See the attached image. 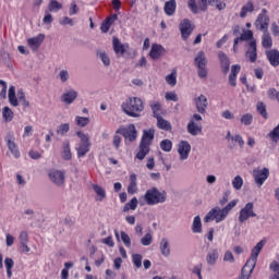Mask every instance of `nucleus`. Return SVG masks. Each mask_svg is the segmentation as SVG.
<instances>
[{
  "label": "nucleus",
  "mask_w": 279,
  "mask_h": 279,
  "mask_svg": "<svg viewBox=\"0 0 279 279\" xmlns=\"http://www.w3.org/2000/svg\"><path fill=\"white\" fill-rule=\"evenodd\" d=\"M142 245L145 247L149 246L151 243H154V235L151 233H146L142 239H141Z\"/></svg>",
  "instance_id": "obj_54"
},
{
  "label": "nucleus",
  "mask_w": 279,
  "mask_h": 279,
  "mask_svg": "<svg viewBox=\"0 0 279 279\" xmlns=\"http://www.w3.org/2000/svg\"><path fill=\"white\" fill-rule=\"evenodd\" d=\"M59 77L61 82L64 84L65 82H69V71L68 70H61L59 73Z\"/></svg>",
  "instance_id": "obj_62"
},
{
  "label": "nucleus",
  "mask_w": 279,
  "mask_h": 279,
  "mask_svg": "<svg viewBox=\"0 0 279 279\" xmlns=\"http://www.w3.org/2000/svg\"><path fill=\"white\" fill-rule=\"evenodd\" d=\"M75 123H76V125H78V128H86V125H88V123H90V119L86 118V117L76 116Z\"/></svg>",
  "instance_id": "obj_46"
},
{
  "label": "nucleus",
  "mask_w": 279,
  "mask_h": 279,
  "mask_svg": "<svg viewBox=\"0 0 279 279\" xmlns=\"http://www.w3.org/2000/svg\"><path fill=\"white\" fill-rule=\"evenodd\" d=\"M156 119L157 128H159V130H165V132H171V122L167 121L165 118H162V116H158Z\"/></svg>",
  "instance_id": "obj_29"
},
{
  "label": "nucleus",
  "mask_w": 279,
  "mask_h": 279,
  "mask_svg": "<svg viewBox=\"0 0 279 279\" xmlns=\"http://www.w3.org/2000/svg\"><path fill=\"white\" fill-rule=\"evenodd\" d=\"M62 158L63 160H71L73 158V155L71 154V142H69V140H65L62 143Z\"/></svg>",
  "instance_id": "obj_28"
},
{
  "label": "nucleus",
  "mask_w": 279,
  "mask_h": 279,
  "mask_svg": "<svg viewBox=\"0 0 279 279\" xmlns=\"http://www.w3.org/2000/svg\"><path fill=\"white\" fill-rule=\"evenodd\" d=\"M59 23L61 25H70V27H73V25H75V23H73V19L69 17V16H64L61 20H59Z\"/></svg>",
  "instance_id": "obj_59"
},
{
  "label": "nucleus",
  "mask_w": 279,
  "mask_h": 279,
  "mask_svg": "<svg viewBox=\"0 0 279 279\" xmlns=\"http://www.w3.org/2000/svg\"><path fill=\"white\" fill-rule=\"evenodd\" d=\"M208 0H189L187 7L193 14H199L201 12H206L208 10Z\"/></svg>",
  "instance_id": "obj_10"
},
{
  "label": "nucleus",
  "mask_w": 279,
  "mask_h": 279,
  "mask_svg": "<svg viewBox=\"0 0 279 279\" xmlns=\"http://www.w3.org/2000/svg\"><path fill=\"white\" fill-rule=\"evenodd\" d=\"M48 177L52 184H56V186H64L65 175L62 170H50Z\"/></svg>",
  "instance_id": "obj_13"
},
{
  "label": "nucleus",
  "mask_w": 279,
  "mask_h": 279,
  "mask_svg": "<svg viewBox=\"0 0 279 279\" xmlns=\"http://www.w3.org/2000/svg\"><path fill=\"white\" fill-rule=\"evenodd\" d=\"M253 178L255 184L260 189L265 182H267V179L269 178V168H255L253 170Z\"/></svg>",
  "instance_id": "obj_8"
},
{
  "label": "nucleus",
  "mask_w": 279,
  "mask_h": 279,
  "mask_svg": "<svg viewBox=\"0 0 279 279\" xmlns=\"http://www.w3.org/2000/svg\"><path fill=\"white\" fill-rule=\"evenodd\" d=\"M121 109L124 114H128V117L138 119V117H141V112L145 110V105L143 104V99L140 97H130L122 102Z\"/></svg>",
  "instance_id": "obj_2"
},
{
  "label": "nucleus",
  "mask_w": 279,
  "mask_h": 279,
  "mask_svg": "<svg viewBox=\"0 0 279 279\" xmlns=\"http://www.w3.org/2000/svg\"><path fill=\"white\" fill-rule=\"evenodd\" d=\"M76 136L81 140L76 146L77 157L84 158L90 151V138L82 131L76 132Z\"/></svg>",
  "instance_id": "obj_5"
},
{
  "label": "nucleus",
  "mask_w": 279,
  "mask_h": 279,
  "mask_svg": "<svg viewBox=\"0 0 279 279\" xmlns=\"http://www.w3.org/2000/svg\"><path fill=\"white\" fill-rule=\"evenodd\" d=\"M209 5H215L218 10H226V3L219 0L208 1Z\"/></svg>",
  "instance_id": "obj_58"
},
{
  "label": "nucleus",
  "mask_w": 279,
  "mask_h": 279,
  "mask_svg": "<svg viewBox=\"0 0 279 279\" xmlns=\"http://www.w3.org/2000/svg\"><path fill=\"white\" fill-rule=\"evenodd\" d=\"M217 260H219V251H217V248H211L206 255V263L209 267H215Z\"/></svg>",
  "instance_id": "obj_22"
},
{
  "label": "nucleus",
  "mask_w": 279,
  "mask_h": 279,
  "mask_svg": "<svg viewBox=\"0 0 279 279\" xmlns=\"http://www.w3.org/2000/svg\"><path fill=\"white\" fill-rule=\"evenodd\" d=\"M202 124H197L193 120H190L187 123V132L191 134V136H197L198 134H202Z\"/></svg>",
  "instance_id": "obj_26"
},
{
  "label": "nucleus",
  "mask_w": 279,
  "mask_h": 279,
  "mask_svg": "<svg viewBox=\"0 0 279 279\" xmlns=\"http://www.w3.org/2000/svg\"><path fill=\"white\" fill-rule=\"evenodd\" d=\"M223 260L225 263H234V255L231 253V251H226Z\"/></svg>",
  "instance_id": "obj_61"
},
{
  "label": "nucleus",
  "mask_w": 279,
  "mask_h": 279,
  "mask_svg": "<svg viewBox=\"0 0 279 279\" xmlns=\"http://www.w3.org/2000/svg\"><path fill=\"white\" fill-rule=\"evenodd\" d=\"M155 134H156V131H154V129L144 130L140 144L150 147L151 143L154 142Z\"/></svg>",
  "instance_id": "obj_21"
},
{
  "label": "nucleus",
  "mask_w": 279,
  "mask_h": 279,
  "mask_svg": "<svg viewBox=\"0 0 279 279\" xmlns=\"http://www.w3.org/2000/svg\"><path fill=\"white\" fill-rule=\"evenodd\" d=\"M179 29L181 32V36L183 40H187L189 36L193 34V25H191V21L189 19H184L179 24Z\"/></svg>",
  "instance_id": "obj_14"
},
{
  "label": "nucleus",
  "mask_w": 279,
  "mask_h": 279,
  "mask_svg": "<svg viewBox=\"0 0 279 279\" xmlns=\"http://www.w3.org/2000/svg\"><path fill=\"white\" fill-rule=\"evenodd\" d=\"M97 57L99 58V60H101L105 66H110V57H108V53L100 51L97 52Z\"/></svg>",
  "instance_id": "obj_53"
},
{
  "label": "nucleus",
  "mask_w": 279,
  "mask_h": 279,
  "mask_svg": "<svg viewBox=\"0 0 279 279\" xmlns=\"http://www.w3.org/2000/svg\"><path fill=\"white\" fill-rule=\"evenodd\" d=\"M166 82L169 86H175V84H178V70H172V72L166 76Z\"/></svg>",
  "instance_id": "obj_39"
},
{
  "label": "nucleus",
  "mask_w": 279,
  "mask_h": 279,
  "mask_svg": "<svg viewBox=\"0 0 279 279\" xmlns=\"http://www.w3.org/2000/svg\"><path fill=\"white\" fill-rule=\"evenodd\" d=\"M254 122V116L252 113H245L241 118V124L250 126Z\"/></svg>",
  "instance_id": "obj_47"
},
{
  "label": "nucleus",
  "mask_w": 279,
  "mask_h": 279,
  "mask_svg": "<svg viewBox=\"0 0 279 279\" xmlns=\"http://www.w3.org/2000/svg\"><path fill=\"white\" fill-rule=\"evenodd\" d=\"M120 236H121V241L123 242L125 247H132V239L130 238V235L128 233H125V231H121Z\"/></svg>",
  "instance_id": "obj_52"
},
{
  "label": "nucleus",
  "mask_w": 279,
  "mask_h": 279,
  "mask_svg": "<svg viewBox=\"0 0 279 279\" xmlns=\"http://www.w3.org/2000/svg\"><path fill=\"white\" fill-rule=\"evenodd\" d=\"M76 99H77V92L75 89L65 90L61 95V101L66 106H71V104H73V101H75Z\"/></svg>",
  "instance_id": "obj_19"
},
{
  "label": "nucleus",
  "mask_w": 279,
  "mask_h": 279,
  "mask_svg": "<svg viewBox=\"0 0 279 279\" xmlns=\"http://www.w3.org/2000/svg\"><path fill=\"white\" fill-rule=\"evenodd\" d=\"M160 148L162 151H171V149H173V143L171 140H162L160 142Z\"/></svg>",
  "instance_id": "obj_50"
},
{
  "label": "nucleus",
  "mask_w": 279,
  "mask_h": 279,
  "mask_svg": "<svg viewBox=\"0 0 279 279\" xmlns=\"http://www.w3.org/2000/svg\"><path fill=\"white\" fill-rule=\"evenodd\" d=\"M245 58L254 64L258 60V50L256 48V40L248 41V48L245 52Z\"/></svg>",
  "instance_id": "obj_15"
},
{
  "label": "nucleus",
  "mask_w": 279,
  "mask_h": 279,
  "mask_svg": "<svg viewBox=\"0 0 279 279\" xmlns=\"http://www.w3.org/2000/svg\"><path fill=\"white\" fill-rule=\"evenodd\" d=\"M178 154L180 160H187L189 154H191V144L186 141H181L178 145Z\"/></svg>",
  "instance_id": "obj_16"
},
{
  "label": "nucleus",
  "mask_w": 279,
  "mask_h": 279,
  "mask_svg": "<svg viewBox=\"0 0 279 279\" xmlns=\"http://www.w3.org/2000/svg\"><path fill=\"white\" fill-rule=\"evenodd\" d=\"M138 191L137 183H136V174L130 175V184L128 186L129 195H134Z\"/></svg>",
  "instance_id": "obj_32"
},
{
  "label": "nucleus",
  "mask_w": 279,
  "mask_h": 279,
  "mask_svg": "<svg viewBox=\"0 0 279 279\" xmlns=\"http://www.w3.org/2000/svg\"><path fill=\"white\" fill-rule=\"evenodd\" d=\"M96 195H98V201L99 202H104L105 197H106V190H104V187L99 186V185H94L93 186Z\"/></svg>",
  "instance_id": "obj_51"
},
{
  "label": "nucleus",
  "mask_w": 279,
  "mask_h": 279,
  "mask_svg": "<svg viewBox=\"0 0 279 279\" xmlns=\"http://www.w3.org/2000/svg\"><path fill=\"white\" fill-rule=\"evenodd\" d=\"M2 118L4 119L5 123H10L14 119V112L10 107H4L2 109Z\"/></svg>",
  "instance_id": "obj_40"
},
{
  "label": "nucleus",
  "mask_w": 279,
  "mask_h": 279,
  "mask_svg": "<svg viewBox=\"0 0 279 279\" xmlns=\"http://www.w3.org/2000/svg\"><path fill=\"white\" fill-rule=\"evenodd\" d=\"M101 243L108 245V247H114V240H112V235L102 239Z\"/></svg>",
  "instance_id": "obj_63"
},
{
  "label": "nucleus",
  "mask_w": 279,
  "mask_h": 279,
  "mask_svg": "<svg viewBox=\"0 0 279 279\" xmlns=\"http://www.w3.org/2000/svg\"><path fill=\"white\" fill-rule=\"evenodd\" d=\"M69 130H71V126L69 125V123H63L59 125L57 130V134H60V136H64V134L69 133Z\"/></svg>",
  "instance_id": "obj_56"
},
{
  "label": "nucleus",
  "mask_w": 279,
  "mask_h": 279,
  "mask_svg": "<svg viewBox=\"0 0 279 279\" xmlns=\"http://www.w3.org/2000/svg\"><path fill=\"white\" fill-rule=\"evenodd\" d=\"M43 43H45V34H39L36 37H32L27 39V45L28 47H31L32 51H38Z\"/></svg>",
  "instance_id": "obj_17"
},
{
  "label": "nucleus",
  "mask_w": 279,
  "mask_h": 279,
  "mask_svg": "<svg viewBox=\"0 0 279 279\" xmlns=\"http://www.w3.org/2000/svg\"><path fill=\"white\" fill-rule=\"evenodd\" d=\"M162 53H165V47H162V45L153 44L149 52L150 58L153 60H158Z\"/></svg>",
  "instance_id": "obj_25"
},
{
  "label": "nucleus",
  "mask_w": 279,
  "mask_h": 279,
  "mask_svg": "<svg viewBox=\"0 0 279 279\" xmlns=\"http://www.w3.org/2000/svg\"><path fill=\"white\" fill-rule=\"evenodd\" d=\"M138 207V199L133 197L129 203H126L123 207V213H128L129 210H136Z\"/></svg>",
  "instance_id": "obj_41"
},
{
  "label": "nucleus",
  "mask_w": 279,
  "mask_h": 279,
  "mask_svg": "<svg viewBox=\"0 0 279 279\" xmlns=\"http://www.w3.org/2000/svg\"><path fill=\"white\" fill-rule=\"evenodd\" d=\"M218 59L220 62L221 71L225 75H227L228 71H230V58L223 51L218 52Z\"/></svg>",
  "instance_id": "obj_20"
},
{
  "label": "nucleus",
  "mask_w": 279,
  "mask_h": 279,
  "mask_svg": "<svg viewBox=\"0 0 279 279\" xmlns=\"http://www.w3.org/2000/svg\"><path fill=\"white\" fill-rule=\"evenodd\" d=\"M252 40H256L254 39V32L250 31V29H243L242 34L235 38V44L236 43H252Z\"/></svg>",
  "instance_id": "obj_23"
},
{
  "label": "nucleus",
  "mask_w": 279,
  "mask_h": 279,
  "mask_svg": "<svg viewBox=\"0 0 279 279\" xmlns=\"http://www.w3.org/2000/svg\"><path fill=\"white\" fill-rule=\"evenodd\" d=\"M256 29L259 32H269V17L267 16V9H263L262 12L258 14L255 23Z\"/></svg>",
  "instance_id": "obj_7"
},
{
  "label": "nucleus",
  "mask_w": 279,
  "mask_h": 279,
  "mask_svg": "<svg viewBox=\"0 0 279 279\" xmlns=\"http://www.w3.org/2000/svg\"><path fill=\"white\" fill-rule=\"evenodd\" d=\"M9 104L14 107L19 106V98H16V88L14 86L9 88Z\"/></svg>",
  "instance_id": "obj_36"
},
{
  "label": "nucleus",
  "mask_w": 279,
  "mask_h": 279,
  "mask_svg": "<svg viewBox=\"0 0 279 279\" xmlns=\"http://www.w3.org/2000/svg\"><path fill=\"white\" fill-rule=\"evenodd\" d=\"M270 271H274L275 275L270 276V279H279V263L276 260H272L269 264Z\"/></svg>",
  "instance_id": "obj_44"
},
{
  "label": "nucleus",
  "mask_w": 279,
  "mask_h": 279,
  "mask_svg": "<svg viewBox=\"0 0 279 279\" xmlns=\"http://www.w3.org/2000/svg\"><path fill=\"white\" fill-rule=\"evenodd\" d=\"M194 66L197 68V75L201 80H206V77H208V59L206 58V52H197L194 58Z\"/></svg>",
  "instance_id": "obj_4"
},
{
  "label": "nucleus",
  "mask_w": 279,
  "mask_h": 279,
  "mask_svg": "<svg viewBox=\"0 0 279 279\" xmlns=\"http://www.w3.org/2000/svg\"><path fill=\"white\" fill-rule=\"evenodd\" d=\"M232 186L235 191H241L243 187V178H241V175H236L232 181Z\"/></svg>",
  "instance_id": "obj_55"
},
{
  "label": "nucleus",
  "mask_w": 279,
  "mask_h": 279,
  "mask_svg": "<svg viewBox=\"0 0 279 279\" xmlns=\"http://www.w3.org/2000/svg\"><path fill=\"white\" fill-rule=\"evenodd\" d=\"M20 244L28 243L29 241V234H27V231H22L19 235Z\"/></svg>",
  "instance_id": "obj_60"
},
{
  "label": "nucleus",
  "mask_w": 279,
  "mask_h": 279,
  "mask_svg": "<svg viewBox=\"0 0 279 279\" xmlns=\"http://www.w3.org/2000/svg\"><path fill=\"white\" fill-rule=\"evenodd\" d=\"M266 58L271 66H279V51L276 49L266 51Z\"/></svg>",
  "instance_id": "obj_24"
},
{
  "label": "nucleus",
  "mask_w": 279,
  "mask_h": 279,
  "mask_svg": "<svg viewBox=\"0 0 279 279\" xmlns=\"http://www.w3.org/2000/svg\"><path fill=\"white\" fill-rule=\"evenodd\" d=\"M248 12H254V2L248 1L245 5L242 7L241 12H240V17L245 19L247 16Z\"/></svg>",
  "instance_id": "obj_37"
},
{
  "label": "nucleus",
  "mask_w": 279,
  "mask_h": 279,
  "mask_svg": "<svg viewBox=\"0 0 279 279\" xmlns=\"http://www.w3.org/2000/svg\"><path fill=\"white\" fill-rule=\"evenodd\" d=\"M267 243V241L262 240L259 241L252 250V254L250 259H247L246 264L244 265V267H248L250 269H252L254 271L255 267H256V263H258V255L260 254V251L263 250V247H265V244Z\"/></svg>",
  "instance_id": "obj_6"
},
{
  "label": "nucleus",
  "mask_w": 279,
  "mask_h": 279,
  "mask_svg": "<svg viewBox=\"0 0 279 279\" xmlns=\"http://www.w3.org/2000/svg\"><path fill=\"white\" fill-rule=\"evenodd\" d=\"M177 8L178 4L175 3V0H169L165 3L163 12L167 14V16H173Z\"/></svg>",
  "instance_id": "obj_27"
},
{
  "label": "nucleus",
  "mask_w": 279,
  "mask_h": 279,
  "mask_svg": "<svg viewBox=\"0 0 279 279\" xmlns=\"http://www.w3.org/2000/svg\"><path fill=\"white\" fill-rule=\"evenodd\" d=\"M144 202L147 206H156L158 204H165L167 202V192L158 190V187H151L146 191L144 195Z\"/></svg>",
  "instance_id": "obj_3"
},
{
  "label": "nucleus",
  "mask_w": 279,
  "mask_h": 279,
  "mask_svg": "<svg viewBox=\"0 0 279 279\" xmlns=\"http://www.w3.org/2000/svg\"><path fill=\"white\" fill-rule=\"evenodd\" d=\"M4 266H5V269H7L8 278H12V269L14 267V259H12L10 257H7L4 259Z\"/></svg>",
  "instance_id": "obj_43"
},
{
  "label": "nucleus",
  "mask_w": 279,
  "mask_h": 279,
  "mask_svg": "<svg viewBox=\"0 0 279 279\" xmlns=\"http://www.w3.org/2000/svg\"><path fill=\"white\" fill-rule=\"evenodd\" d=\"M231 141H233V143H238V145H240V147L245 146V141H243V137L239 134L231 136Z\"/></svg>",
  "instance_id": "obj_57"
},
{
  "label": "nucleus",
  "mask_w": 279,
  "mask_h": 279,
  "mask_svg": "<svg viewBox=\"0 0 279 279\" xmlns=\"http://www.w3.org/2000/svg\"><path fill=\"white\" fill-rule=\"evenodd\" d=\"M4 141L7 143V147L9 149V151H11L12 156H14V158H21V151L19 150V145H16V138L14 137V135L12 133H9L5 135Z\"/></svg>",
  "instance_id": "obj_11"
},
{
  "label": "nucleus",
  "mask_w": 279,
  "mask_h": 279,
  "mask_svg": "<svg viewBox=\"0 0 279 279\" xmlns=\"http://www.w3.org/2000/svg\"><path fill=\"white\" fill-rule=\"evenodd\" d=\"M262 47H264V49H271V47H274V39L271 38L269 31L264 32L262 36Z\"/></svg>",
  "instance_id": "obj_30"
},
{
  "label": "nucleus",
  "mask_w": 279,
  "mask_h": 279,
  "mask_svg": "<svg viewBox=\"0 0 279 279\" xmlns=\"http://www.w3.org/2000/svg\"><path fill=\"white\" fill-rule=\"evenodd\" d=\"M112 43L114 53H117V56H123V53H125V46H123V44H121V41L117 37H113Z\"/></svg>",
  "instance_id": "obj_33"
},
{
  "label": "nucleus",
  "mask_w": 279,
  "mask_h": 279,
  "mask_svg": "<svg viewBox=\"0 0 279 279\" xmlns=\"http://www.w3.org/2000/svg\"><path fill=\"white\" fill-rule=\"evenodd\" d=\"M147 154H149V146L140 144V150L137 151L135 158H137V160H145V156H147Z\"/></svg>",
  "instance_id": "obj_35"
},
{
  "label": "nucleus",
  "mask_w": 279,
  "mask_h": 279,
  "mask_svg": "<svg viewBox=\"0 0 279 279\" xmlns=\"http://www.w3.org/2000/svg\"><path fill=\"white\" fill-rule=\"evenodd\" d=\"M251 217H258V215L254 213V203H247L242 209H240L239 222L245 223V221L251 219Z\"/></svg>",
  "instance_id": "obj_9"
},
{
  "label": "nucleus",
  "mask_w": 279,
  "mask_h": 279,
  "mask_svg": "<svg viewBox=\"0 0 279 279\" xmlns=\"http://www.w3.org/2000/svg\"><path fill=\"white\" fill-rule=\"evenodd\" d=\"M256 110L258 112V114H260V117H263V119H269V116L267 113V106L265 104L257 102L256 105Z\"/></svg>",
  "instance_id": "obj_42"
},
{
  "label": "nucleus",
  "mask_w": 279,
  "mask_h": 279,
  "mask_svg": "<svg viewBox=\"0 0 279 279\" xmlns=\"http://www.w3.org/2000/svg\"><path fill=\"white\" fill-rule=\"evenodd\" d=\"M236 204H239V201L233 199L223 208L217 206L211 208L204 218L205 223H210V221L221 223V221H226L228 215H230V210H232V208H234Z\"/></svg>",
  "instance_id": "obj_1"
},
{
  "label": "nucleus",
  "mask_w": 279,
  "mask_h": 279,
  "mask_svg": "<svg viewBox=\"0 0 279 279\" xmlns=\"http://www.w3.org/2000/svg\"><path fill=\"white\" fill-rule=\"evenodd\" d=\"M192 232H194V234H202V218L199 216L194 217Z\"/></svg>",
  "instance_id": "obj_34"
},
{
  "label": "nucleus",
  "mask_w": 279,
  "mask_h": 279,
  "mask_svg": "<svg viewBox=\"0 0 279 279\" xmlns=\"http://www.w3.org/2000/svg\"><path fill=\"white\" fill-rule=\"evenodd\" d=\"M252 274H254V270L247 266H243L241 276L238 279H250L252 277Z\"/></svg>",
  "instance_id": "obj_49"
},
{
  "label": "nucleus",
  "mask_w": 279,
  "mask_h": 279,
  "mask_svg": "<svg viewBox=\"0 0 279 279\" xmlns=\"http://www.w3.org/2000/svg\"><path fill=\"white\" fill-rule=\"evenodd\" d=\"M196 110L199 114H206V109L208 108V98L203 94L194 99Z\"/></svg>",
  "instance_id": "obj_18"
},
{
  "label": "nucleus",
  "mask_w": 279,
  "mask_h": 279,
  "mask_svg": "<svg viewBox=\"0 0 279 279\" xmlns=\"http://www.w3.org/2000/svg\"><path fill=\"white\" fill-rule=\"evenodd\" d=\"M159 250L162 256L167 257L171 255V246H169V240L167 238L161 239Z\"/></svg>",
  "instance_id": "obj_31"
},
{
  "label": "nucleus",
  "mask_w": 279,
  "mask_h": 279,
  "mask_svg": "<svg viewBox=\"0 0 279 279\" xmlns=\"http://www.w3.org/2000/svg\"><path fill=\"white\" fill-rule=\"evenodd\" d=\"M270 29L274 36H279V26L276 24V22L271 24Z\"/></svg>",
  "instance_id": "obj_64"
},
{
  "label": "nucleus",
  "mask_w": 279,
  "mask_h": 279,
  "mask_svg": "<svg viewBox=\"0 0 279 279\" xmlns=\"http://www.w3.org/2000/svg\"><path fill=\"white\" fill-rule=\"evenodd\" d=\"M150 109L153 111V117L156 119L160 117V110H162V105L160 104V101H151Z\"/></svg>",
  "instance_id": "obj_38"
},
{
  "label": "nucleus",
  "mask_w": 279,
  "mask_h": 279,
  "mask_svg": "<svg viewBox=\"0 0 279 279\" xmlns=\"http://www.w3.org/2000/svg\"><path fill=\"white\" fill-rule=\"evenodd\" d=\"M117 134L123 135V137L130 140L131 143H134L138 136V132L134 124H130L126 129L118 130Z\"/></svg>",
  "instance_id": "obj_12"
},
{
  "label": "nucleus",
  "mask_w": 279,
  "mask_h": 279,
  "mask_svg": "<svg viewBox=\"0 0 279 279\" xmlns=\"http://www.w3.org/2000/svg\"><path fill=\"white\" fill-rule=\"evenodd\" d=\"M132 263L137 269H141V267H143V255L133 254L132 255Z\"/></svg>",
  "instance_id": "obj_48"
},
{
  "label": "nucleus",
  "mask_w": 279,
  "mask_h": 279,
  "mask_svg": "<svg viewBox=\"0 0 279 279\" xmlns=\"http://www.w3.org/2000/svg\"><path fill=\"white\" fill-rule=\"evenodd\" d=\"M48 10L49 12H60L62 10V3L58 2V0H50Z\"/></svg>",
  "instance_id": "obj_45"
}]
</instances>
